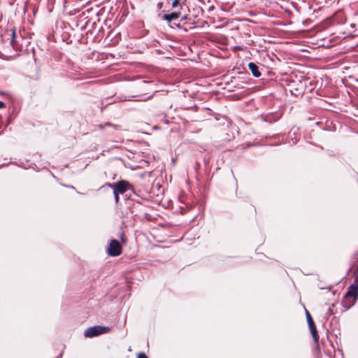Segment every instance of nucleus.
Returning <instances> with one entry per match:
<instances>
[{"instance_id": "nucleus-1", "label": "nucleus", "mask_w": 358, "mask_h": 358, "mask_svg": "<svg viewBox=\"0 0 358 358\" xmlns=\"http://www.w3.org/2000/svg\"><path fill=\"white\" fill-rule=\"evenodd\" d=\"M24 39L22 36L20 31L17 32L15 29H13L11 33V38L8 48H13L16 52L22 51L24 48Z\"/></svg>"}, {"instance_id": "nucleus-2", "label": "nucleus", "mask_w": 358, "mask_h": 358, "mask_svg": "<svg viewBox=\"0 0 358 358\" xmlns=\"http://www.w3.org/2000/svg\"><path fill=\"white\" fill-rule=\"evenodd\" d=\"M106 186H108L113 189V192H116L117 194H123L127 191H134V187L131 184L126 180H120L115 183H107Z\"/></svg>"}, {"instance_id": "nucleus-3", "label": "nucleus", "mask_w": 358, "mask_h": 358, "mask_svg": "<svg viewBox=\"0 0 358 358\" xmlns=\"http://www.w3.org/2000/svg\"><path fill=\"white\" fill-rule=\"evenodd\" d=\"M110 331V328L108 327H102L97 325L87 328L84 332V336L86 338H92L94 336H99L101 334L108 333Z\"/></svg>"}, {"instance_id": "nucleus-4", "label": "nucleus", "mask_w": 358, "mask_h": 358, "mask_svg": "<svg viewBox=\"0 0 358 358\" xmlns=\"http://www.w3.org/2000/svg\"><path fill=\"white\" fill-rule=\"evenodd\" d=\"M181 15V13L180 10H176L174 12H171L168 14H164L162 15L161 14L159 15V16L162 19L169 23V24L173 27L174 26L177 27L178 28H181L180 23H176V20L179 18V17Z\"/></svg>"}, {"instance_id": "nucleus-5", "label": "nucleus", "mask_w": 358, "mask_h": 358, "mask_svg": "<svg viewBox=\"0 0 358 358\" xmlns=\"http://www.w3.org/2000/svg\"><path fill=\"white\" fill-rule=\"evenodd\" d=\"M306 315L308 327L310 331L313 338L314 340V342L317 343L319 341V336L317 331V328L310 313L307 310H306Z\"/></svg>"}, {"instance_id": "nucleus-6", "label": "nucleus", "mask_w": 358, "mask_h": 358, "mask_svg": "<svg viewBox=\"0 0 358 358\" xmlns=\"http://www.w3.org/2000/svg\"><path fill=\"white\" fill-rule=\"evenodd\" d=\"M108 253L110 256L117 257L122 253V246L119 241L115 239L110 241L108 248Z\"/></svg>"}, {"instance_id": "nucleus-7", "label": "nucleus", "mask_w": 358, "mask_h": 358, "mask_svg": "<svg viewBox=\"0 0 358 358\" xmlns=\"http://www.w3.org/2000/svg\"><path fill=\"white\" fill-rule=\"evenodd\" d=\"M357 297H358L357 285H355V284L350 285L348 287V292L345 294V300H348L350 298H352V303L349 306H352L355 302Z\"/></svg>"}, {"instance_id": "nucleus-8", "label": "nucleus", "mask_w": 358, "mask_h": 358, "mask_svg": "<svg viewBox=\"0 0 358 358\" xmlns=\"http://www.w3.org/2000/svg\"><path fill=\"white\" fill-rule=\"evenodd\" d=\"M248 68L254 77L259 78L261 76L262 74L259 70V66L256 64L250 62L248 64Z\"/></svg>"}, {"instance_id": "nucleus-9", "label": "nucleus", "mask_w": 358, "mask_h": 358, "mask_svg": "<svg viewBox=\"0 0 358 358\" xmlns=\"http://www.w3.org/2000/svg\"><path fill=\"white\" fill-rule=\"evenodd\" d=\"M180 0H173V1L172 2V7L173 8H179V9H182V6L181 4L180 3Z\"/></svg>"}, {"instance_id": "nucleus-10", "label": "nucleus", "mask_w": 358, "mask_h": 358, "mask_svg": "<svg viewBox=\"0 0 358 358\" xmlns=\"http://www.w3.org/2000/svg\"><path fill=\"white\" fill-rule=\"evenodd\" d=\"M107 126H109V127H114L115 129H117L119 128V126L118 125H115V124H110V122H106L104 124H101L99 126V127L101 129H104Z\"/></svg>"}, {"instance_id": "nucleus-11", "label": "nucleus", "mask_w": 358, "mask_h": 358, "mask_svg": "<svg viewBox=\"0 0 358 358\" xmlns=\"http://www.w3.org/2000/svg\"><path fill=\"white\" fill-rule=\"evenodd\" d=\"M115 203H117L120 200L119 194L116 192H113Z\"/></svg>"}, {"instance_id": "nucleus-12", "label": "nucleus", "mask_w": 358, "mask_h": 358, "mask_svg": "<svg viewBox=\"0 0 358 358\" xmlns=\"http://www.w3.org/2000/svg\"><path fill=\"white\" fill-rule=\"evenodd\" d=\"M137 358H148V357H147V355L145 353L141 352L138 355Z\"/></svg>"}, {"instance_id": "nucleus-13", "label": "nucleus", "mask_w": 358, "mask_h": 358, "mask_svg": "<svg viewBox=\"0 0 358 358\" xmlns=\"http://www.w3.org/2000/svg\"><path fill=\"white\" fill-rule=\"evenodd\" d=\"M120 238L121 239V241L123 242V243H125L126 241V239L124 238V234L123 232L121 233L120 236Z\"/></svg>"}, {"instance_id": "nucleus-14", "label": "nucleus", "mask_w": 358, "mask_h": 358, "mask_svg": "<svg viewBox=\"0 0 358 358\" xmlns=\"http://www.w3.org/2000/svg\"><path fill=\"white\" fill-rule=\"evenodd\" d=\"M355 285H357L358 287V275L355 276Z\"/></svg>"}, {"instance_id": "nucleus-15", "label": "nucleus", "mask_w": 358, "mask_h": 358, "mask_svg": "<svg viewBox=\"0 0 358 358\" xmlns=\"http://www.w3.org/2000/svg\"><path fill=\"white\" fill-rule=\"evenodd\" d=\"M5 107V104L3 101H0V108Z\"/></svg>"}, {"instance_id": "nucleus-16", "label": "nucleus", "mask_w": 358, "mask_h": 358, "mask_svg": "<svg viewBox=\"0 0 358 358\" xmlns=\"http://www.w3.org/2000/svg\"><path fill=\"white\" fill-rule=\"evenodd\" d=\"M0 94H2V95H9L8 93H6V92H0Z\"/></svg>"}, {"instance_id": "nucleus-17", "label": "nucleus", "mask_w": 358, "mask_h": 358, "mask_svg": "<svg viewBox=\"0 0 358 358\" xmlns=\"http://www.w3.org/2000/svg\"><path fill=\"white\" fill-rule=\"evenodd\" d=\"M332 308L331 307H329V312L331 314L332 313Z\"/></svg>"}, {"instance_id": "nucleus-18", "label": "nucleus", "mask_w": 358, "mask_h": 358, "mask_svg": "<svg viewBox=\"0 0 358 358\" xmlns=\"http://www.w3.org/2000/svg\"><path fill=\"white\" fill-rule=\"evenodd\" d=\"M62 357V353H60V355L57 358H61Z\"/></svg>"}, {"instance_id": "nucleus-19", "label": "nucleus", "mask_w": 358, "mask_h": 358, "mask_svg": "<svg viewBox=\"0 0 358 358\" xmlns=\"http://www.w3.org/2000/svg\"><path fill=\"white\" fill-rule=\"evenodd\" d=\"M356 272H358V267H357V269H356Z\"/></svg>"}]
</instances>
